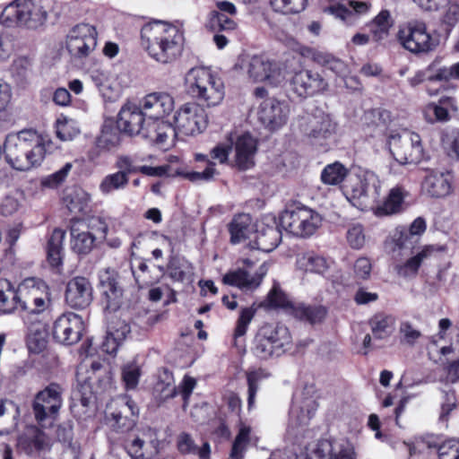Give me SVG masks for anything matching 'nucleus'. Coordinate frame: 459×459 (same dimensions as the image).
Listing matches in <instances>:
<instances>
[{
    "label": "nucleus",
    "instance_id": "nucleus-40",
    "mask_svg": "<svg viewBox=\"0 0 459 459\" xmlns=\"http://www.w3.org/2000/svg\"><path fill=\"white\" fill-rule=\"evenodd\" d=\"M395 319L391 315L378 313L369 320L371 331L377 339H384L393 333Z\"/></svg>",
    "mask_w": 459,
    "mask_h": 459
},
{
    "label": "nucleus",
    "instance_id": "nucleus-58",
    "mask_svg": "<svg viewBox=\"0 0 459 459\" xmlns=\"http://www.w3.org/2000/svg\"><path fill=\"white\" fill-rule=\"evenodd\" d=\"M130 333L129 325L121 320L113 321L108 326L107 333L109 334L114 340L122 342L126 335Z\"/></svg>",
    "mask_w": 459,
    "mask_h": 459
},
{
    "label": "nucleus",
    "instance_id": "nucleus-41",
    "mask_svg": "<svg viewBox=\"0 0 459 459\" xmlns=\"http://www.w3.org/2000/svg\"><path fill=\"white\" fill-rule=\"evenodd\" d=\"M18 306V289L14 290L7 280H0V311L11 313Z\"/></svg>",
    "mask_w": 459,
    "mask_h": 459
},
{
    "label": "nucleus",
    "instance_id": "nucleus-23",
    "mask_svg": "<svg viewBox=\"0 0 459 459\" xmlns=\"http://www.w3.org/2000/svg\"><path fill=\"white\" fill-rule=\"evenodd\" d=\"M142 108L148 120L164 121L174 109V100L167 92H152L143 98Z\"/></svg>",
    "mask_w": 459,
    "mask_h": 459
},
{
    "label": "nucleus",
    "instance_id": "nucleus-64",
    "mask_svg": "<svg viewBox=\"0 0 459 459\" xmlns=\"http://www.w3.org/2000/svg\"><path fill=\"white\" fill-rule=\"evenodd\" d=\"M144 446V440L140 437H135L129 443H127L125 447L127 454L131 456L132 459H145L144 454L143 452V447Z\"/></svg>",
    "mask_w": 459,
    "mask_h": 459
},
{
    "label": "nucleus",
    "instance_id": "nucleus-45",
    "mask_svg": "<svg viewBox=\"0 0 459 459\" xmlns=\"http://www.w3.org/2000/svg\"><path fill=\"white\" fill-rule=\"evenodd\" d=\"M270 5L275 13L282 14H296L303 12L307 0H270Z\"/></svg>",
    "mask_w": 459,
    "mask_h": 459
},
{
    "label": "nucleus",
    "instance_id": "nucleus-48",
    "mask_svg": "<svg viewBox=\"0 0 459 459\" xmlns=\"http://www.w3.org/2000/svg\"><path fill=\"white\" fill-rule=\"evenodd\" d=\"M251 429L250 427L241 424L239 431L235 437L232 445L230 457L231 459H242L247 447L249 444Z\"/></svg>",
    "mask_w": 459,
    "mask_h": 459
},
{
    "label": "nucleus",
    "instance_id": "nucleus-60",
    "mask_svg": "<svg viewBox=\"0 0 459 459\" xmlns=\"http://www.w3.org/2000/svg\"><path fill=\"white\" fill-rule=\"evenodd\" d=\"M399 332L402 334L401 342L409 345H413L421 336V333L413 327L410 322H403Z\"/></svg>",
    "mask_w": 459,
    "mask_h": 459
},
{
    "label": "nucleus",
    "instance_id": "nucleus-2",
    "mask_svg": "<svg viewBox=\"0 0 459 459\" xmlns=\"http://www.w3.org/2000/svg\"><path fill=\"white\" fill-rule=\"evenodd\" d=\"M142 46L149 56L160 64L174 62L183 49V34L170 23L156 21L141 30Z\"/></svg>",
    "mask_w": 459,
    "mask_h": 459
},
{
    "label": "nucleus",
    "instance_id": "nucleus-21",
    "mask_svg": "<svg viewBox=\"0 0 459 459\" xmlns=\"http://www.w3.org/2000/svg\"><path fill=\"white\" fill-rule=\"evenodd\" d=\"M346 194L354 202V205L363 209L366 206L363 201L367 196L369 195L376 197L379 195V180L374 173L351 178L346 186Z\"/></svg>",
    "mask_w": 459,
    "mask_h": 459
},
{
    "label": "nucleus",
    "instance_id": "nucleus-12",
    "mask_svg": "<svg viewBox=\"0 0 459 459\" xmlns=\"http://www.w3.org/2000/svg\"><path fill=\"white\" fill-rule=\"evenodd\" d=\"M246 71L248 78L254 82L276 87L285 82L287 66L283 63L262 56H254L248 60Z\"/></svg>",
    "mask_w": 459,
    "mask_h": 459
},
{
    "label": "nucleus",
    "instance_id": "nucleus-25",
    "mask_svg": "<svg viewBox=\"0 0 459 459\" xmlns=\"http://www.w3.org/2000/svg\"><path fill=\"white\" fill-rule=\"evenodd\" d=\"M289 113L288 105L274 99H267L261 103L258 116L265 126L275 129L286 124Z\"/></svg>",
    "mask_w": 459,
    "mask_h": 459
},
{
    "label": "nucleus",
    "instance_id": "nucleus-9",
    "mask_svg": "<svg viewBox=\"0 0 459 459\" xmlns=\"http://www.w3.org/2000/svg\"><path fill=\"white\" fill-rule=\"evenodd\" d=\"M18 306L26 314L23 319L28 321L30 316L39 315L50 306L48 287L41 280L27 278L18 286Z\"/></svg>",
    "mask_w": 459,
    "mask_h": 459
},
{
    "label": "nucleus",
    "instance_id": "nucleus-36",
    "mask_svg": "<svg viewBox=\"0 0 459 459\" xmlns=\"http://www.w3.org/2000/svg\"><path fill=\"white\" fill-rule=\"evenodd\" d=\"M404 191L402 187L395 186L389 191L385 201L374 209L377 216H387L398 213L403 209Z\"/></svg>",
    "mask_w": 459,
    "mask_h": 459
},
{
    "label": "nucleus",
    "instance_id": "nucleus-20",
    "mask_svg": "<svg viewBox=\"0 0 459 459\" xmlns=\"http://www.w3.org/2000/svg\"><path fill=\"white\" fill-rule=\"evenodd\" d=\"M290 86L297 95L306 98L326 91L328 82L318 72L300 70L290 78Z\"/></svg>",
    "mask_w": 459,
    "mask_h": 459
},
{
    "label": "nucleus",
    "instance_id": "nucleus-43",
    "mask_svg": "<svg viewBox=\"0 0 459 459\" xmlns=\"http://www.w3.org/2000/svg\"><path fill=\"white\" fill-rule=\"evenodd\" d=\"M65 232L63 230H53L48 242V259L51 265L57 266L62 260L63 241Z\"/></svg>",
    "mask_w": 459,
    "mask_h": 459
},
{
    "label": "nucleus",
    "instance_id": "nucleus-24",
    "mask_svg": "<svg viewBox=\"0 0 459 459\" xmlns=\"http://www.w3.org/2000/svg\"><path fill=\"white\" fill-rule=\"evenodd\" d=\"M92 287L85 277H74L69 281L65 291L67 304L74 308H85L92 301Z\"/></svg>",
    "mask_w": 459,
    "mask_h": 459
},
{
    "label": "nucleus",
    "instance_id": "nucleus-42",
    "mask_svg": "<svg viewBox=\"0 0 459 459\" xmlns=\"http://www.w3.org/2000/svg\"><path fill=\"white\" fill-rule=\"evenodd\" d=\"M293 315L300 320L307 321L310 324H316L322 322L325 317L326 310L322 306L299 304L293 307Z\"/></svg>",
    "mask_w": 459,
    "mask_h": 459
},
{
    "label": "nucleus",
    "instance_id": "nucleus-27",
    "mask_svg": "<svg viewBox=\"0 0 459 459\" xmlns=\"http://www.w3.org/2000/svg\"><path fill=\"white\" fill-rule=\"evenodd\" d=\"M235 162L240 169H247L254 165L256 152V140L248 133L238 135L235 140Z\"/></svg>",
    "mask_w": 459,
    "mask_h": 459
},
{
    "label": "nucleus",
    "instance_id": "nucleus-35",
    "mask_svg": "<svg viewBox=\"0 0 459 459\" xmlns=\"http://www.w3.org/2000/svg\"><path fill=\"white\" fill-rule=\"evenodd\" d=\"M229 230L230 233V241L233 244H238L249 238L254 231L251 217L246 213L235 216L229 225Z\"/></svg>",
    "mask_w": 459,
    "mask_h": 459
},
{
    "label": "nucleus",
    "instance_id": "nucleus-19",
    "mask_svg": "<svg viewBox=\"0 0 459 459\" xmlns=\"http://www.w3.org/2000/svg\"><path fill=\"white\" fill-rule=\"evenodd\" d=\"M101 303L106 310L115 312L123 304V290L118 281V273L106 269L100 276Z\"/></svg>",
    "mask_w": 459,
    "mask_h": 459
},
{
    "label": "nucleus",
    "instance_id": "nucleus-34",
    "mask_svg": "<svg viewBox=\"0 0 459 459\" xmlns=\"http://www.w3.org/2000/svg\"><path fill=\"white\" fill-rule=\"evenodd\" d=\"M445 250V247H423L420 251L408 259L404 264L397 266V272L403 277L415 274L424 260L429 258L437 252H444Z\"/></svg>",
    "mask_w": 459,
    "mask_h": 459
},
{
    "label": "nucleus",
    "instance_id": "nucleus-61",
    "mask_svg": "<svg viewBox=\"0 0 459 459\" xmlns=\"http://www.w3.org/2000/svg\"><path fill=\"white\" fill-rule=\"evenodd\" d=\"M147 273V264L143 260L137 261L136 269L133 268V273L136 282L141 288L150 286L153 283V281L149 279Z\"/></svg>",
    "mask_w": 459,
    "mask_h": 459
},
{
    "label": "nucleus",
    "instance_id": "nucleus-57",
    "mask_svg": "<svg viewBox=\"0 0 459 459\" xmlns=\"http://www.w3.org/2000/svg\"><path fill=\"white\" fill-rule=\"evenodd\" d=\"M8 415L12 418L10 428H15L20 417V408L13 401L0 400V417Z\"/></svg>",
    "mask_w": 459,
    "mask_h": 459
},
{
    "label": "nucleus",
    "instance_id": "nucleus-22",
    "mask_svg": "<svg viewBox=\"0 0 459 459\" xmlns=\"http://www.w3.org/2000/svg\"><path fill=\"white\" fill-rule=\"evenodd\" d=\"M315 459H356L353 446L347 440H319L312 451Z\"/></svg>",
    "mask_w": 459,
    "mask_h": 459
},
{
    "label": "nucleus",
    "instance_id": "nucleus-28",
    "mask_svg": "<svg viewBox=\"0 0 459 459\" xmlns=\"http://www.w3.org/2000/svg\"><path fill=\"white\" fill-rule=\"evenodd\" d=\"M301 54L317 65L327 67L339 76H346L350 73L349 66L345 62L331 53L311 48H305L302 49Z\"/></svg>",
    "mask_w": 459,
    "mask_h": 459
},
{
    "label": "nucleus",
    "instance_id": "nucleus-39",
    "mask_svg": "<svg viewBox=\"0 0 459 459\" xmlns=\"http://www.w3.org/2000/svg\"><path fill=\"white\" fill-rule=\"evenodd\" d=\"M451 103L449 98L441 99L438 102H430L423 109L425 120L429 124L446 123L451 117L448 111V106Z\"/></svg>",
    "mask_w": 459,
    "mask_h": 459
},
{
    "label": "nucleus",
    "instance_id": "nucleus-51",
    "mask_svg": "<svg viewBox=\"0 0 459 459\" xmlns=\"http://www.w3.org/2000/svg\"><path fill=\"white\" fill-rule=\"evenodd\" d=\"M140 376L141 369L136 363L131 362L122 368V379L127 390L136 388Z\"/></svg>",
    "mask_w": 459,
    "mask_h": 459
},
{
    "label": "nucleus",
    "instance_id": "nucleus-62",
    "mask_svg": "<svg viewBox=\"0 0 459 459\" xmlns=\"http://www.w3.org/2000/svg\"><path fill=\"white\" fill-rule=\"evenodd\" d=\"M178 448L181 454H195L197 446L191 436L187 433H181L177 440Z\"/></svg>",
    "mask_w": 459,
    "mask_h": 459
},
{
    "label": "nucleus",
    "instance_id": "nucleus-56",
    "mask_svg": "<svg viewBox=\"0 0 459 459\" xmlns=\"http://www.w3.org/2000/svg\"><path fill=\"white\" fill-rule=\"evenodd\" d=\"M347 240L352 248H361L366 241L364 230L360 224H355L349 228L347 231Z\"/></svg>",
    "mask_w": 459,
    "mask_h": 459
},
{
    "label": "nucleus",
    "instance_id": "nucleus-18",
    "mask_svg": "<svg viewBox=\"0 0 459 459\" xmlns=\"http://www.w3.org/2000/svg\"><path fill=\"white\" fill-rule=\"evenodd\" d=\"M82 331V318L74 313H65L55 321L53 337L62 344L72 345L80 341Z\"/></svg>",
    "mask_w": 459,
    "mask_h": 459
},
{
    "label": "nucleus",
    "instance_id": "nucleus-4",
    "mask_svg": "<svg viewBox=\"0 0 459 459\" xmlns=\"http://www.w3.org/2000/svg\"><path fill=\"white\" fill-rule=\"evenodd\" d=\"M185 82L190 95L200 105L214 107L224 98V83L221 78L206 67L191 68L186 74Z\"/></svg>",
    "mask_w": 459,
    "mask_h": 459
},
{
    "label": "nucleus",
    "instance_id": "nucleus-33",
    "mask_svg": "<svg viewBox=\"0 0 459 459\" xmlns=\"http://www.w3.org/2000/svg\"><path fill=\"white\" fill-rule=\"evenodd\" d=\"M138 411V407L134 401L128 398L123 399L121 410L112 413L115 427L121 431L132 429L135 426V418Z\"/></svg>",
    "mask_w": 459,
    "mask_h": 459
},
{
    "label": "nucleus",
    "instance_id": "nucleus-10",
    "mask_svg": "<svg viewBox=\"0 0 459 459\" xmlns=\"http://www.w3.org/2000/svg\"><path fill=\"white\" fill-rule=\"evenodd\" d=\"M321 222L320 214L306 206L285 210L280 217V226L299 238L312 236L319 228Z\"/></svg>",
    "mask_w": 459,
    "mask_h": 459
},
{
    "label": "nucleus",
    "instance_id": "nucleus-13",
    "mask_svg": "<svg viewBox=\"0 0 459 459\" xmlns=\"http://www.w3.org/2000/svg\"><path fill=\"white\" fill-rule=\"evenodd\" d=\"M391 153L398 164L418 163L423 157L420 137L418 134L403 130L388 138Z\"/></svg>",
    "mask_w": 459,
    "mask_h": 459
},
{
    "label": "nucleus",
    "instance_id": "nucleus-32",
    "mask_svg": "<svg viewBox=\"0 0 459 459\" xmlns=\"http://www.w3.org/2000/svg\"><path fill=\"white\" fill-rule=\"evenodd\" d=\"M296 268L303 273L324 274L329 268L327 260L313 252L297 255Z\"/></svg>",
    "mask_w": 459,
    "mask_h": 459
},
{
    "label": "nucleus",
    "instance_id": "nucleus-15",
    "mask_svg": "<svg viewBox=\"0 0 459 459\" xmlns=\"http://www.w3.org/2000/svg\"><path fill=\"white\" fill-rule=\"evenodd\" d=\"M244 267L230 270L224 274L222 282L242 290H253L259 287L267 269L264 264L255 268V263L248 258L243 260Z\"/></svg>",
    "mask_w": 459,
    "mask_h": 459
},
{
    "label": "nucleus",
    "instance_id": "nucleus-63",
    "mask_svg": "<svg viewBox=\"0 0 459 459\" xmlns=\"http://www.w3.org/2000/svg\"><path fill=\"white\" fill-rule=\"evenodd\" d=\"M233 138L230 136L228 143H220L211 151V157L217 160L220 163H224L228 160L229 152L231 150Z\"/></svg>",
    "mask_w": 459,
    "mask_h": 459
},
{
    "label": "nucleus",
    "instance_id": "nucleus-54",
    "mask_svg": "<svg viewBox=\"0 0 459 459\" xmlns=\"http://www.w3.org/2000/svg\"><path fill=\"white\" fill-rule=\"evenodd\" d=\"M437 459H459V440L447 439L440 443Z\"/></svg>",
    "mask_w": 459,
    "mask_h": 459
},
{
    "label": "nucleus",
    "instance_id": "nucleus-11",
    "mask_svg": "<svg viewBox=\"0 0 459 459\" xmlns=\"http://www.w3.org/2000/svg\"><path fill=\"white\" fill-rule=\"evenodd\" d=\"M397 40L406 50L413 54L432 51L437 41L432 38L424 22L411 21L399 26Z\"/></svg>",
    "mask_w": 459,
    "mask_h": 459
},
{
    "label": "nucleus",
    "instance_id": "nucleus-30",
    "mask_svg": "<svg viewBox=\"0 0 459 459\" xmlns=\"http://www.w3.org/2000/svg\"><path fill=\"white\" fill-rule=\"evenodd\" d=\"M423 187L432 197H445L452 191V176L448 172L431 171L425 178Z\"/></svg>",
    "mask_w": 459,
    "mask_h": 459
},
{
    "label": "nucleus",
    "instance_id": "nucleus-55",
    "mask_svg": "<svg viewBox=\"0 0 459 459\" xmlns=\"http://www.w3.org/2000/svg\"><path fill=\"white\" fill-rule=\"evenodd\" d=\"M409 235L407 233H400L398 237H394L392 241V247H385L386 251L394 257L397 258L403 255L405 251L410 250L412 247L407 245Z\"/></svg>",
    "mask_w": 459,
    "mask_h": 459
},
{
    "label": "nucleus",
    "instance_id": "nucleus-1",
    "mask_svg": "<svg viewBox=\"0 0 459 459\" xmlns=\"http://www.w3.org/2000/svg\"><path fill=\"white\" fill-rule=\"evenodd\" d=\"M117 124L124 133L141 134L160 147L172 144L174 141L175 129L170 123L148 120L143 108L132 101L126 102L120 108Z\"/></svg>",
    "mask_w": 459,
    "mask_h": 459
},
{
    "label": "nucleus",
    "instance_id": "nucleus-8",
    "mask_svg": "<svg viewBox=\"0 0 459 459\" xmlns=\"http://www.w3.org/2000/svg\"><path fill=\"white\" fill-rule=\"evenodd\" d=\"M108 225L100 217H91L88 221H77L71 226V246L74 252L89 254L99 241L105 239Z\"/></svg>",
    "mask_w": 459,
    "mask_h": 459
},
{
    "label": "nucleus",
    "instance_id": "nucleus-5",
    "mask_svg": "<svg viewBox=\"0 0 459 459\" xmlns=\"http://www.w3.org/2000/svg\"><path fill=\"white\" fill-rule=\"evenodd\" d=\"M48 13L40 0H14L0 14V22L6 27L14 25L35 30L43 25Z\"/></svg>",
    "mask_w": 459,
    "mask_h": 459
},
{
    "label": "nucleus",
    "instance_id": "nucleus-46",
    "mask_svg": "<svg viewBox=\"0 0 459 459\" xmlns=\"http://www.w3.org/2000/svg\"><path fill=\"white\" fill-rule=\"evenodd\" d=\"M348 174V169L336 161L327 165L322 171L321 179L326 185H337L341 183Z\"/></svg>",
    "mask_w": 459,
    "mask_h": 459
},
{
    "label": "nucleus",
    "instance_id": "nucleus-26",
    "mask_svg": "<svg viewBox=\"0 0 459 459\" xmlns=\"http://www.w3.org/2000/svg\"><path fill=\"white\" fill-rule=\"evenodd\" d=\"M317 410L315 400L307 398L299 404H294L290 414L288 432L297 437L308 426L310 420Z\"/></svg>",
    "mask_w": 459,
    "mask_h": 459
},
{
    "label": "nucleus",
    "instance_id": "nucleus-3",
    "mask_svg": "<svg viewBox=\"0 0 459 459\" xmlns=\"http://www.w3.org/2000/svg\"><path fill=\"white\" fill-rule=\"evenodd\" d=\"M4 158L16 170L28 171L39 167L46 155L44 140L32 131L10 134L4 144Z\"/></svg>",
    "mask_w": 459,
    "mask_h": 459
},
{
    "label": "nucleus",
    "instance_id": "nucleus-31",
    "mask_svg": "<svg viewBox=\"0 0 459 459\" xmlns=\"http://www.w3.org/2000/svg\"><path fill=\"white\" fill-rule=\"evenodd\" d=\"M270 221L273 223L272 225H266V227L260 225L256 230V248L264 252L273 250L281 240V233L274 218H271Z\"/></svg>",
    "mask_w": 459,
    "mask_h": 459
},
{
    "label": "nucleus",
    "instance_id": "nucleus-53",
    "mask_svg": "<svg viewBox=\"0 0 459 459\" xmlns=\"http://www.w3.org/2000/svg\"><path fill=\"white\" fill-rule=\"evenodd\" d=\"M254 316L255 309H253L252 307H245L241 309L234 332V340L236 345H238V338L246 334L248 325L252 321Z\"/></svg>",
    "mask_w": 459,
    "mask_h": 459
},
{
    "label": "nucleus",
    "instance_id": "nucleus-7",
    "mask_svg": "<svg viewBox=\"0 0 459 459\" xmlns=\"http://www.w3.org/2000/svg\"><path fill=\"white\" fill-rule=\"evenodd\" d=\"M64 387L57 383H50L38 392L32 403L34 419L41 429L52 427L63 406Z\"/></svg>",
    "mask_w": 459,
    "mask_h": 459
},
{
    "label": "nucleus",
    "instance_id": "nucleus-50",
    "mask_svg": "<svg viewBox=\"0 0 459 459\" xmlns=\"http://www.w3.org/2000/svg\"><path fill=\"white\" fill-rule=\"evenodd\" d=\"M128 177L124 172H116L106 176L100 184V190L105 194L123 189L128 184Z\"/></svg>",
    "mask_w": 459,
    "mask_h": 459
},
{
    "label": "nucleus",
    "instance_id": "nucleus-6",
    "mask_svg": "<svg viewBox=\"0 0 459 459\" xmlns=\"http://www.w3.org/2000/svg\"><path fill=\"white\" fill-rule=\"evenodd\" d=\"M292 338L289 329L284 325H266L256 333L252 351L262 359L279 357L290 350Z\"/></svg>",
    "mask_w": 459,
    "mask_h": 459
},
{
    "label": "nucleus",
    "instance_id": "nucleus-52",
    "mask_svg": "<svg viewBox=\"0 0 459 459\" xmlns=\"http://www.w3.org/2000/svg\"><path fill=\"white\" fill-rule=\"evenodd\" d=\"M73 165L70 162L65 163L62 169L50 174L47 177H44L41 179V186L48 188H56L59 185H61L68 176L71 171Z\"/></svg>",
    "mask_w": 459,
    "mask_h": 459
},
{
    "label": "nucleus",
    "instance_id": "nucleus-37",
    "mask_svg": "<svg viewBox=\"0 0 459 459\" xmlns=\"http://www.w3.org/2000/svg\"><path fill=\"white\" fill-rule=\"evenodd\" d=\"M48 342V332L41 322L32 324L28 328L27 347L30 352L40 353L46 350Z\"/></svg>",
    "mask_w": 459,
    "mask_h": 459
},
{
    "label": "nucleus",
    "instance_id": "nucleus-14",
    "mask_svg": "<svg viewBox=\"0 0 459 459\" xmlns=\"http://www.w3.org/2000/svg\"><path fill=\"white\" fill-rule=\"evenodd\" d=\"M299 129L313 144L323 145L337 132V123L323 111L307 115L299 120Z\"/></svg>",
    "mask_w": 459,
    "mask_h": 459
},
{
    "label": "nucleus",
    "instance_id": "nucleus-47",
    "mask_svg": "<svg viewBox=\"0 0 459 459\" xmlns=\"http://www.w3.org/2000/svg\"><path fill=\"white\" fill-rule=\"evenodd\" d=\"M168 268L169 276L177 281H191L194 274V268L186 260H173Z\"/></svg>",
    "mask_w": 459,
    "mask_h": 459
},
{
    "label": "nucleus",
    "instance_id": "nucleus-44",
    "mask_svg": "<svg viewBox=\"0 0 459 459\" xmlns=\"http://www.w3.org/2000/svg\"><path fill=\"white\" fill-rule=\"evenodd\" d=\"M392 26L390 13L387 10L381 11L372 21L370 31L373 39L380 42L385 39L389 35V30Z\"/></svg>",
    "mask_w": 459,
    "mask_h": 459
},
{
    "label": "nucleus",
    "instance_id": "nucleus-16",
    "mask_svg": "<svg viewBox=\"0 0 459 459\" xmlns=\"http://www.w3.org/2000/svg\"><path fill=\"white\" fill-rule=\"evenodd\" d=\"M174 118L176 127L173 128L186 135H195L202 133L208 124L207 114L198 103L183 105L176 112Z\"/></svg>",
    "mask_w": 459,
    "mask_h": 459
},
{
    "label": "nucleus",
    "instance_id": "nucleus-49",
    "mask_svg": "<svg viewBox=\"0 0 459 459\" xmlns=\"http://www.w3.org/2000/svg\"><path fill=\"white\" fill-rule=\"evenodd\" d=\"M56 127V136L61 141H71L80 134L77 122L66 117L58 118Z\"/></svg>",
    "mask_w": 459,
    "mask_h": 459
},
{
    "label": "nucleus",
    "instance_id": "nucleus-38",
    "mask_svg": "<svg viewBox=\"0 0 459 459\" xmlns=\"http://www.w3.org/2000/svg\"><path fill=\"white\" fill-rule=\"evenodd\" d=\"M90 195L82 188H73L64 197V204L74 214H86L90 210Z\"/></svg>",
    "mask_w": 459,
    "mask_h": 459
},
{
    "label": "nucleus",
    "instance_id": "nucleus-29",
    "mask_svg": "<svg viewBox=\"0 0 459 459\" xmlns=\"http://www.w3.org/2000/svg\"><path fill=\"white\" fill-rule=\"evenodd\" d=\"M49 445L47 435L37 426H28L18 437V446L28 455L41 451Z\"/></svg>",
    "mask_w": 459,
    "mask_h": 459
},
{
    "label": "nucleus",
    "instance_id": "nucleus-59",
    "mask_svg": "<svg viewBox=\"0 0 459 459\" xmlns=\"http://www.w3.org/2000/svg\"><path fill=\"white\" fill-rule=\"evenodd\" d=\"M442 143L452 159H459V132L454 131L442 137Z\"/></svg>",
    "mask_w": 459,
    "mask_h": 459
},
{
    "label": "nucleus",
    "instance_id": "nucleus-17",
    "mask_svg": "<svg viewBox=\"0 0 459 459\" xmlns=\"http://www.w3.org/2000/svg\"><path fill=\"white\" fill-rule=\"evenodd\" d=\"M97 46V31L87 23L75 25L67 35L66 48L75 58H83L90 55Z\"/></svg>",
    "mask_w": 459,
    "mask_h": 459
}]
</instances>
